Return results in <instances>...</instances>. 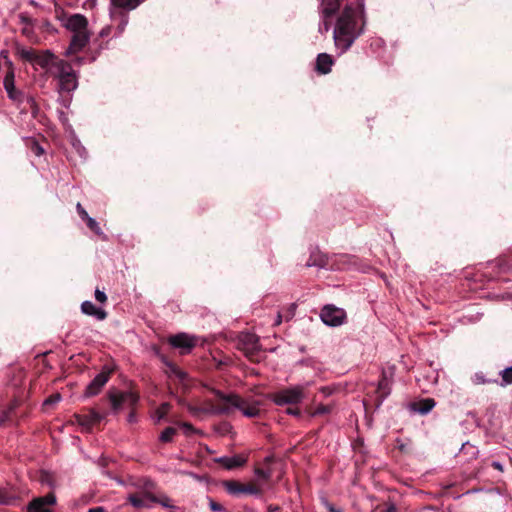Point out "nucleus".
I'll return each instance as SVG.
<instances>
[{
	"mask_svg": "<svg viewBox=\"0 0 512 512\" xmlns=\"http://www.w3.org/2000/svg\"><path fill=\"white\" fill-rule=\"evenodd\" d=\"M213 393L223 405L211 407L210 412L212 414H229L234 409L240 410L248 418L257 417L260 414L256 402L249 403L237 394H225L220 390H213Z\"/></svg>",
	"mask_w": 512,
	"mask_h": 512,
	"instance_id": "f03ea898",
	"label": "nucleus"
},
{
	"mask_svg": "<svg viewBox=\"0 0 512 512\" xmlns=\"http://www.w3.org/2000/svg\"><path fill=\"white\" fill-rule=\"evenodd\" d=\"M495 382H496V380L486 379L482 373H476L473 376V383H475L477 385L486 384V383H495Z\"/></svg>",
	"mask_w": 512,
	"mask_h": 512,
	"instance_id": "473e14b6",
	"label": "nucleus"
},
{
	"mask_svg": "<svg viewBox=\"0 0 512 512\" xmlns=\"http://www.w3.org/2000/svg\"><path fill=\"white\" fill-rule=\"evenodd\" d=\"M5 504H8V497L5 494L0 493V505Z\"/></svg>",
	"mask_w": 512,
	"mask_h": 512,
	"instance_id": "8fccbe9b",
	"label": "nucleus"
},
{
	"mask_svg": "<svg viewBox=\"0 0 512 512\" xmlns=\"http://www.w3.org/2000/svg\"><path fill=\"white\" fill-rule=\"evenodd\" d=\"M54 59V54L50 50H46L36 54L33 64L38 65L40 68L52 74V72H55L54 63L56 61H54Z\"/></svg>",
	"mask_w": 512,
	"mask_h": 512,
	"instance_id": "4468645a",
	"label": "nucleus"
},
{
	"mask_svg": "<svg viewBox=\"0 0 512 512\" xmlns=\"http://www.w3.org/2000/svg\"><path fill=\"white\" fill-rule=\"evenodd\" d=\"M209 506H210V509L214 512H220V511L224 510V508L221 504L214 502L212 500L210 501Z\"/></svg>",
	"mask_w": 512,
	"mask_h": 512,
	"instance_id": "c03bdc74",
	"label": "nucleus"
},
{
	"mask_svg": "<svg viewBox=\"0 0 512 512\" xmlns=\"http://www.w3.org/2000/svg\"><path fill=\"white\" fill-rule=\"evenodd\" d=\"M323 19V22L322 24L319 26V32L324 34L326 32L329 31L330 29V24L329 22L327 21L328 18H322Z\"/></svg>",
	"mask_w": 512,
	"mask_h": 512,
	"instance_id": "ea45409f",
	"label": "nucleus"
},
{
	"mask_svg": "<svg viewBox=\"0 0 512 512\" xmlns=\"http://www.w3.org/2000/svg\"><path fill=\"white\" fill-rule=\"evenodd\" d=\"M31 151L38 157L44 153V149L37 142L32 143Z\"/></svg>",
	"mask_w": 512,
	"mask_h": 512,
	"instance_id": "e433bc0d",
	"label": "nucleus"
},
{
	"mask_svg": "<svg viewBox=\"0 0 512 512\" xmlns=\"http://www.w3.org/2000/svg\"><path fill=\"white\" fill-rule=\"evenodd\" d=\"M111 32V27L110 26H106L104 27L101 31H100V36L101 37H106L110 34Z\"/></svg>",
	"mask_w": 512,
	"mask_h": 512,
	"instance_id": "de8ad7c7",
	"label": "nucleus"
},
{
	"mask_svg": "<svg viewBox=\"0 0 512 512\" xmlns=\"http://www.w3.org/2000/svg\"><path fill=\"white\" fill-rule=\"evenodd\" d=\"M56 502V497L53 493H49L44 497L34 499L28 506L30 512H52L49 505H53Z\"/></svg>",
	"mask_w": 512,
	"mask_h": 512,
	"instance_id": "f8f14e48",
	"label": "nucleus"
},
{
	"mask_svg": "<svg viewBox=\"0 0 512 512\" xmlns=\"http://www.w3.org/2000/svg\"><path fill=\"white\" fill-rule=\"evenodd\" d=\"M31 32H32V27H28V26H26V27H24V28L22 29V33H23L24 35H26V36H29Z\"/></svg>",
	"mask_w": 512,
	"mask_h": 512,
	"instance_id": "603ef678",
	"label": "nucleus"
},
{
	"mask_svg": "<svg viewBox=\"0 0 512 512\" xmlns=\"http://www.w3.org/2000/svg\"><path fill=\"white\" fill-rule=\"evenodd\" d=\"M334 61L327 53H320L316 60V70L321 74H327L331 71Z\"/></svg>",
	"mask_w": 512,
	"mask_h": 512,
	"instance_id": "6ab92c4d",
	"label": "nucleus"
},
{
	"mask_svg": "<svg viewBox=\"0 0 512 512\" xmlns=\"http://www.w3.org/2000/svg\"><path fill=\"white\" fill-rule=\"evenodd\" d=\"M127 421H128L129 423H135V422L137 421L136 414H135L134 412H131V413L128 415Z\"/></svg>",
	"mask_w": 512,
	"mask_h": 512,
	"instance_id": "09e8293b",
	"label": "nucleus"
},
{
	"mask_svg": "<svg viewBox=\"0 0 512 512\" xmlns=\"http://www.w3.org/2000/svg\"><path fill=\"white\" fill-rule=\"evenodd\" d=\"M170 410V404L169 403H163L161 404L157 410L155 411L154 419L156 422H160L169 412Z\"/></svg>",
	"mask_w": 512,
	"mask_h": 512,
	"instance_id": "a878e982",
	"label": "nucleus"
},
{
	"mask_svg": "<svg viewBox=\"0 0 512 512\" xmlns=\"http://www.w3.org/2000/svg\"><path fill=\"white\" fill-rule=\"evenodd\" d=\"M282 322V316L281 314H278L275 320V325H279Z\"/></svg>",
	"mask_w": 512,
	"mask_h": 512,
	"instance_id": "bf43d9fd",
	"label": "nucleus"
},
{
	"mask_svg": "<svg viewBox=\"0 0 512 512\" xmlns=\"http://www.w3.org/2000/svg\"><path fill=\"white\" fill-rule=\"evenodd\" d=\"M216 461L226 469L231 470L243 466L246 463V458L242 455H234L220 457Z\"/></svg>",
	"mask_w": 512,
	"mask_h": 512,
	"instance_id": "f3484780",
	"label": "nucleus"
},
{
	"mask_svg": "<svg viewBox=\"0 0 512 512\" xmlns=\"http://www.w3.org/2000/svg\"><path fill=\"white\" fill-rule=\"evenodd\" d=\"M306 386L296 385L280 390L272 395V400L276 405L298 404L304 398Z\"/></svg>",
	"mask_w": 512,
	"mask_h": 512,
	"instance_id": "20e7f679",
	"label": "nucleus"
},
{
	"mask_svg": "<svg viewBox=\"0 0 512 512\" xmlns=\"http://www.w3.org/2000/svg\"><path fill=\"white\" fill-rule=\"evenodd\" d=\"M228 493L232 495L239 494H251V495H260L261 489L255 486L254 484H242L237 481H227L224 484Z\"/></svg>",
	"mask_w": 512,
	"mask_h": 512,
	"instance_id": "1a4fd4ad",
	"label": "nucleus"
},
{
	"mask_svg": "<svg viewBox=\"0 0 512 512\" xmlns=\"http://www.w3.org/2000/svg\"><path fill=\"white\" fill-rule=\"evenodd\" d=\"M103 418V415L94 410H91L87 415H78L76 417L78 424L86 429H89L92 425L99 423Z\"/></svg>",
	"mask_w": 512,
	"mask_h": 512,
	"instance_id": "a211bd4d",
	"label": "nucleus"
},
{
	"mask_svg": "<svg viewBox=\"0 0 512 512\" xmlns=\"http://www.w3.org/2000/svg\"><path fill=\"white\" fill-rule=\"evenodd\" d=\"M493 467L498 469V470H502V465L499 463V462H493Z\"/></svg>",
	"mask_w": 512,
	"mask_h": 512,
	"instance_id": "052dcab7",
	"label": "nucleus"
},
{
	"mask_svg": "<svg viewBox=\"0 0 512 512\" xmlns=\"http://www.w3.org/2000/svg\"><path fill=\"white\" fill-rule=\"evenodd\" d=\"M90 33L89 31H83L78 33H73L71 38L70 45L66 51V55H71L81 51L89 42Z\"/></svg>",
	"mask_w": 512,
	"mask_h": 512,
	"instance_id": "9b49d317",
	"label": "nucleus"
},
{
	"mask_svg": "<svg viewBox=\"0 0 512 512\" xmlns=\"http://www.w3.org/2000/svg\"><path fill=\"white\" fill-rule=\"evenodd\" d=\"M434 406H435L434 400L431 398H427L419 403V406L416 408V410L420 414H427L429 411H431L433 409Z\"/></svg>",
	"mask_w": 512,
	"mask_h": 512,
	"instance_id": "393cba45",
	"label": "nucleus"
},
{
	"mask_svg": "<svg viewBox=\"0 0 512 512\" xmlns=\"http://www.w3.org/2000/svg\"><path fill=\"white\" fill-rule=\"evenodd\" d=\"M167 366H168L167 373L169 374V376H174L177 379H179L180 381H184L187 378V374L184 371H182L181 369H179L176 365H174L172 363H168Z\"/></svg>",
	"mask_w": 512,
	"mask_h": 512,
	"instance_id": "b1692460",
	"label": "nucleus"
},
{
	"mask_svg": "<svg viewBox=\"0 0 512 512\" xmlns=\"http://www.w3.org/2000/svg\"><path fill=\"white\" fill-rule=\"evenodd\" d=\"M356 2V7L353 4L345 6L334 27L333 39L340 54L346 52L364 30V0Z\"/></svg>",
	"mask_w": 512,
	"mask_h": 512,
	"instance_id": "f257e3e1",
	"label": "nucleus"
},
{
	"mask_svg": "<svg viewBox=\"0 0 512 512\" xmlns=\"http://www.w3.org/2000/svg\"><path fill=\"white\" fill-rule=\"evenodd\" d=\"M179 427L183 429L185 435H191L196 432L195 428L188 422H182Z\"/></svg>",
	"mask_w": 512,
	"mask_h": 512,
	"instance_id": "f704fd0d",
	"label": "nucleus"
},
{
	"mask_svg": "<svg viewBox=\"0 0 512 512\" xmlns=\"http://www.w3.org/2000/svg\"><path fill=\"white\" fill-rule=\"evenodd\" d=\"M0 56H1L2 58H4L5 60H6V59H8V58H9V56H8V51H7V50H2V51L0 52Z\"/></svg>",
	"mask_w": 512,
	"mask_h": 512,
	"instance_id": "13d9d810",
	"label": "nucleus"
},
{
	"mask_svg": "<svg viewBox=\"0 0 512 512\" xmlns=\"http://www.w3.org/2000/svg\"><path fill=\"white\" fill-rule=\"evenodd\" d=\"M176 434V429L173 427H167L160 435L159 439L162 442H170L173 436Z\"/></svg>",
	"mask_w": 512,
	"mask_h": 512,
	"instance_id": "c756f323",
	"label": "nucleus"
},
{
	"mask_svg": "<svg viewBox=\"0 0 512 512\" xmlns=\"http://www.w3.org/2000/svg\"><path fill=\"white\" fill-rule=\"evenodd\" d=\"M76 209H77V212L82 220L88 218L89 215H88L87 211L82 207V205L80 203H77Z\"/></svg>",
	"mask_w": 512,
	"mask_h": 512,
	"instance_id": "a19ab883",
	"label": "nucleus"
},
{
	"mask_svg": "<svg viewBox=\"0 0 512 512\" xmlns=\"http://www.w3.org/2000/svg\"><path fill=\"white\" fill-rule=\"evenodd\" d=\"M128 501L135 508H150L151 504L157 501V497L149 493L130 494Z\"/></svg>",
	"mask_w": 512,
	"mask_h": 512,
	"instance_id": "2eb2a0df",
	"label": "nucleus"
},
{
	"mask_svg": "<svg viewBox=\"0 0 512 512\" xmlns=\"http://www.w3.org/2000/svg\"><path fill=\"white\" fill-rule=\"evenodd\" d=\"M109 399L114 412H118L126 403L131 406L136 405L139 400V396L133 391L110 392Z\"/></svg>",
	"mask_w": 512,
	"mask_h": 512,
	"instance_id": "0eeeda50",
	"label": "nucleus"
},
{
	"mask_svg": "<svg viewBox=\"0 0 512 512\" xmlns=\"http://www.w3.org/2000/svg\"><path fill=\"white\" fill-rule=\"evenodd\" d=\"M279 510V507L278 506H274V505H269L268 508H267V512H276Z\"/></svg>",
	"mask_w": 512,
	"mask_h": 512,
	"instance_id": "5fc2aeb1",
	"label": "nucleus"
},
{
	"mask_svg": "<svg viewBox=\"0 0 512 512\" xmlns=\"http://www.w3.org/2000/svg\"><path fill=\"white\" fill-rule=\"evenodd\" d=\"M119 15H120V23L117 26V32H116L117 36L121 35L124 32V30L128 24V21H129V17L126 13L120 12Z\"/></svg>",
	"mask_w": 512,
	"mask_h": 512,
	"instance_id": "c85d7f7f",
	"label": "nucleus"
},
{
	"mask_svg": "<svg viewBox=\"0 0 512 512\" xmlns=\"http://www.w3.org/2000/svg\"><path fill=\"white\" fill-rule=\"evenodd\" d=\"M325 507L329 510V512H342L341 509L334 507L332 504L327 501L324 502Z\"/></svg>",
	"mask_w": 512,
	"mask_h": 512,
	"instance_id": "a18cd8bd",
	"label": "nucleus"
},
{
	"mask_svg": "<svg viewBox=\"0 0 512 512\" xmlns=\"http://www.w3.org/2000/svg\"><path fill=\"white\" fill-rule=\"evenodd\" d=\"M111 2L113 6L127 10H133L140 4V0H111Z\"/></svg>",
	"mask_w": 512,
	"mask_h": 512,
	"instance_id": "4be33fe9",
	"label": "nucleus"
},
{
	"mask_svg": "<svg viewBox=\"0 0 512 512\" xmlns=\"http://www.w3.org/2000/svg\"><path fill=\"white\" fill-rule=\"evenodd\" d=\"M397 509H396V506L394 504H390L385 510L384 512H396Z\"/></svg>",
	"mask_w": 512,
	"mask_h": 512,
	"instance_id": "864d4df0",
	"label": "nucleus"
},
{
	"mask_svg": "<svg viewBox=\"0 0 512 512\" xmlns=\"http://www.w3.org/2000/svg\"><path fill=\"white\" fill-rule=\"evenodd\" d=\"M355 263L354 257H351L346 254L336 255L330 260L327 257H321L319 262H308V266H320V267H329L331 269H346L349 268L352 264Z\"/></svg>",
	"mask_w": 512,
	"mask_h": 512,
	"instance_id": "423d86ee",
	"label": "nucleus"
},
{
	"mask_svg": "<svg viewBox=\"0 0 512 512\" xmlns=\"http://www.w3.org/2000/svg\"><path fill=\"white\" fill-rule=\"evenodd\" d=\"M16 54L24 61L34 63L37 51L31 48H26L21 45L16 46Z\"/></svg>",
	"mask_w": 512,
	"mask_h": 512,
	"instance_id": "412c9836",
	"label": "nucleus"
},
{
	"mask_svg": "<svg viewBox=\"0 0 512 512\" xmlns=\"http://www.w3.org/2000/svg\"><path fill=\"white\" fill-rule=\"evenodd\" d=\"M320 318L325 325L337 327L344 324L346 312L341 308L328 304L322 308Z\"/></svg>",
	"mask_w": 512,
	"mask_h": 512,
	"instance_id": "39448f33",
	"label": "nucleus"
},
{
	"mask_svg": "<svg viewBox=\"0 0 512 512\" xmlns=\"http://www.w3.org/2000/svg\"><path fill=\"white\" fill-rule=\"evenodd\" d=\"M321 392L324 394V395H330L331 394V389L328 388V387H323L321 388Z\"/></svg>",
	"mask_w": 512,
	"mask_h": 512,
	"instance_id": "6e6d98bb",
	"label": "nucleus"
},
{
	"mask_svg": "<svg viewBox=\"0 0 512 512\" xmlns=\"http://www.w3.org/2000/svg\"><path fill=\"white\" fill-rule=\"evenodd\" d=\"M63 25L72 33H78L88 30V20L82 14H73L67 17Z\"/></svg>",
	"mask_w": 512,
	"mask_h": 512,
	"instance_id": "9d476101",
	"label": "nucleus"
},
{
	"mask_svg": "<svg viewBox=\"0 0 512 512\" xmlns=\"http://www.w3.org/2000/svg\"><path fill=\"white\" fill-rule=\"evenodd\" d=\"M108 380L109 372L101 371L94 377V379L86 387L85 396L92 397L97 395L101 391L103 386L108 382Z\"/></svg>",
	"mask_w": 512,
	"mask_h": 512,
	"instance_id": "ddd939ff",
	"label": "nucleus"
},
{
	"mask_svg": "<svg viewBox=\"0 0 512 512\" xmlns=\"http://www.w3.org/2000/svg\"><path fill=\"white\" fill-rule=\"evenodd\" d=\"M20 22L26 26H32V20L26 14L21 13L19 15Z\"/></svg>",
	"mask_w": 512,
	"mask_h": 512,
	"instance_id": "79ce46f5",
	"label": "nucleus"
},
{
	"mask_svg": "<svg viewBox=\"0 0 512 512\" xmlns=\"http://www.w3.org/2000/svg\"><path fill=\"white\" fill-rule=\"evenodd\" d=\"M6 65L8 66V70H14L13 63L9 58L6 59Z\"/></svg>",
	"mask_w": 512,
	"mask_h": 512,
	"instance_id": "4d7b16f0",
	"label": "nucleus"
},
{
	"mask_svg": "<svg viewBox=\"0 0 512 512\" xmlns=\"http://www.w3.org/2000/svg\"><path fill=\"white\" fill-rule=\"evenodd\" d=\"M155 503H159L165 508H168L170 510H175V506L171 503V499L167 496H162L160 498H157V501Z\"/></svg>",
	"mask_w": 512,
	"mask_h": 512,
	"instance_id": "72a5a7b5",
	"label": "nucleus"
},
{
	"mask_svg": "<svg viewBox=\"0 0 512 512\" xmlns=\"http://www.w3.org/2000/svg\"><path fill=\"white\" fill-rule=\"evenodd\" d=\"M330 412V407L328 406H325V405H319L313 415H320V414H326V413H329Z\"/></svg>",
	"mask_w": 512,
	"mask_h": 512,
	"instance_id": "58836bf2",
	"label": "nucleus"
},
{
	"mask_svg": "<svg viewBox=\"0 0 512 512\" xmlns=\"http://www.w3.org/2000/svg\"><path fill=\"white\" fill-rule=\"evenodd\" d=\"M5 91L9 97V99L12 100L13 102L21 103L23 101L24 94L22 91H20L16 88L15 84L12 85L11 89L9 87L5 88Z\"/></svg>",
	"mask_w": 512,
	"mask_h": 512,
	"instance_id": "5701e85b",
	"label": "nucleus"
},
{
	"mask_svg": "<svg viewBox=\"0 0 512 512\" xmlns=\"http://www.w3.org/2000/svg\"><path fill=\"white\" fill-rule=\"evenodd\" d=\"M341 5L340 0H321L320 13L322 18H330Z\"/></svg>",
	"mask_w": 512,
	"mask_h": 512,
	"instance_id": "aec40b11",
	"label": "nucleus"
},
{
	"mask_svg": "<svg viewBox=\"0 0 512 512\" xmlns=\"http://www.w3.org/2000/svg\"><path fill=\"white\" fill-rule=\"evenodd\" d=\"M84 221H86L87 226H88V227H89V228H90L94 233H96L97 235H101V234H102V230H101V228H100V226H99L98 222H97L94 218H92V217L88 216V218L84 219Z\"/></svg>",
	"mask_w": 512,
	"mask_h": 512,
	"instance_id": "7c9ffc66",
	"label": "nucleus"
},
{
	"mask_svg": "<svg viewBox=\"0 0 512 512\" xmlns=\"http://www.w3.org/2000/svg\"><path fill=\"white\" fill-rule=\"evenodd\" d=\"M287 414L289 415H293V416H299L300 415V410L298 408H288L286 410Z\"/></svg>",
	"mask_w": 512,
	"mask_h": 512,
	"instance_id": "49530a36",
	"label": "nucleus"
},
{
	"mask_svg": "<svg viewBox=\"0 0 512 512\" xmlns=\"http://www.w3.org/2000/svg\"><path fill=\"white\" fill-rule=\"evenodd\" d=\"M255 472H256L257 476H259L265 480H268L271 477V473L269 471H265L263 469H256Z\"/></svg>",
	"mask_w": 512,
	"mask_h": 512,
	"instance_id": "37998d69",
	"label": "nucleus"
},
{
	"mask_svg": "<svg viewBox=\"0 0 512 512\" xmlns=\"http://www.w3.org/2000/svg\"><path fill=\"white\" fill-rule=\"evenodd\" d=\"M61 400L60 394H54L44 401V405H54Z\"/></svg>",
	"mask_w": 512,
	"mask_h": 512,
	"instance_id": "c9c22d12",
	"label": "nucleus"
},
{
	"mask_svg": "<svg viewBox=\"0 0 512 512\" xmlns=\"http://www.w3.org/2000/svg\"><path fill=\"white\" fill-rule=\"evenodd\" d=\"M95 299L100 303H105L107 301V296L104 291L99 289L95 290Z\"/></svg>",
	"mask_w": 512,
	"mask_h": 512,
	"instance_id": "4c0bfd02",
	"label": "nucleus"
},
{
	"mask_svg": "<svg viewBox=\"0 0 512 512\" xmlns=\"http://www.w3.org/2000/svg\"><path fill=\"white\" fill-rule=\"evenodd\" d=\"M242 341L250 346V349L254 350L257 348L258 338L254 334H244Z\"/></svg>",
	"mask_w": 512,
	"mask_h": 512,
	"instance_id": "cd10ccee",
	"label": "nucleus"
},
{
	"mask_svg": "<svg viewBox=\"0 0 512 512\" xmlns=\"http://www.w3.org/2000/svg\"><path fill=\"white\" fill-rule=\"evenodd\" d=\"M55 72L52 75L59 81V92H71L78 86L77 76L69 63L57 60L54 63Z\"/></svg>",
	"mask_w": 512,
	"mask_h": 512,
	"instance_id": "7ed1b4c3",
	"label": "nucleus"
},
{
	"mask_svg": "<svg viewBox=\"0 0 512 512\" xmlns=\"http://www.w3.org/2000/svg\"><path fill=\"white\" fill-rule=\"evenodd\" d=\"M81 311H82V313H84L88 316H92L99 321H102V320L106 319V317H107L106 311L100 307H97L91 301L82 302Z\"/></svg>",
	"mask_w": 512,
	"mask_h": 512,
	"instance_id": "dca6fc26",
	"label": "nucleus"
},
{
	"mask_svg": "<svg viewBox=\"0 0 512 512\" xmlns=\"http://www.w3.org/2000/svg\"><path fill=\"white\" fill-rule=\"evenodd\" d=\"M501 386H507L512 384V366L505 368L501 371Z\"/></svg>",
	"mask_w": 512,
	"mask_h": 512,
	"instance_id": "bb28decb",
	"label": "nucleus"
},
{
	"mask_svg": "<svg viewBox=\"0 0 512 512\" xmlns=\"http://www.w3.org/2000/svg\"><path fill=\"white\" fill-rule=\"evenodd\" d=\"M15 84V71L14 70H8L3 81L4 89L9 87L12 88V85Z\"/></svg>",
	"mask_w": 512,
	"mask_h": 512,
	"instance_id": "2f4dec72",
	"label": "nucleus"
},
{
	"mask_svg": "<svg viewBox=\"0 0 512 512\" xmlns=\"http://www.w3.org/2000/svg\"><path fill=\"white\" fill-rule=\"evenodd\" d=\"M87 512H105V509L101 506L90 508Z\"/></svg>",
	"mask_w": 512,
	"mask_h": 512,
	"instance_id": "3c124183",
	"label": "nucleus"
},
{
	"mask_svg": "<svg viewBox=\"0 0 512 512\" xmlns=\"http://www.w3.org/2000/svg\"><path fill=\"white\" fill-rule=\"evenodd\" d=\"M169 343L175 347L181 349L182 354L189 353L196 345V338L186 333H179L169 338Z\"/></svg>",
	"mask_w": 512,
	"mask_h": 512,
	"instance_id": "6e6552de",
	"label": "nucleus"
}]
</instances>
